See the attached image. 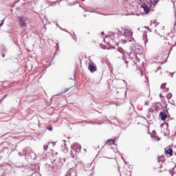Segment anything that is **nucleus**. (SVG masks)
<instances>
[{"mask_svg":"<svg viewBox=\"0 0 176 176\" xmlns=\"http://www.w3.org/2000/svg\"><path fill=\"white\" fill-rule=\"evenodd\" d=\"M72 149L73 151H74L75 152H77L78 153H79V152H80V151H82V146H80V144H79L78 143H74L72 146Z\"/></svg>","mask_w":176,"mask_h":176,"instance_id":"obj_1","label":"nucleus"},{"mask_svg":"<svg viewBox=\"0 0 176 176\" xmlns=\"http://www.w3.org/2000/svg\"><path fill=\"white\" fill-rule=\"evenodd\" d=\"M18 21L20 27H27V23H25V20L23 16H18Z\"/></svg>","mask_w":176,"mask_h":176,"instance_id":"obj_2","label":"nucleus"},{"mask_svg":"<svg viewBox=\"0 0 176 176\" xmlns=\"http://www.w3.org/2000/svg\"><path fill=\"white\" fill-rule=\"evenodd\" d=\"M88 69L90 71V72H93L94 71H97V68L94 65V63H89Z\"/></svg>","mask_w":176,"mask_h":176,"instance_id":"obj_3","label":"nucleus"},{"mask_svg":"<svg viewBox=\"0 0 176 176\" xmlns=\"http://www.w3.org/2000/svg\"><path fill=\"white\" fill-rule=\"evenodd\" d=\"M124 36H133V32H131V30L130 29H126L124 30Z\"/></svg>","mask_w":176,"mask_h":176,"instance_id":"obj_4","label":"nucleus"},{"mask_svg":"<svg viewBox=\"0 0 176 176\" xmlns=\"http://www.w3.org/2000/svg\"><path fill=\"white\" fill-rule=\"evenodd\" d=\"M115 142H116V141L113 139H110L108 140L106 143L105 145H107L109 146H111V145H115Z\"/></svg>","mask_w":176,"mask_h":176,"instance_id":"obj_5","label":"nucleus"},{"mask_svg":"<svg viewBox=\"0 0 176 176\" xmlns=\"http://www.w3.org/2000/svg\"><path fill=\"white\" fill-rule=\"evenodd\" d=\"M160 117L161 118V120H166V119H167V114L164 112H160Z\"/></svg>","mask_w":176,"mask_h":176,"instance_id":"obj_6","label":"nucleus"},{"mask_svg":"<svg viewBox=\"0 0 176 176\" xmlns=\"http://www.w3.org/2000/svg\"><path fill=\"white\" fill-rule=\"evenodd\" d=\"M142 8L145 12V13H149V12H151V9H149V7H148V6L146 5H143Z\"/></svg>","mask_w":176,"mask_h":176,"instance_id":"obj_7","label":"nucleus"},{"mask_svg":"<svg viewBox=\"0 0 176 176\" xmlns=\"http://www.w3.org/2000/svg\"><path fill=\"white\" fill-rule=\"evenodd\" d=\"M165 153H166V155H168L170 157L173 156V149L171 148H169L167 151H165Z\"/></svg>","mask_w":176,"mask_h":176,"instance_id":"obj_8","label":"nucleus"},{"mask_svg":"<svg viewBox=\"0 0 176 176\" xmlns=\"http://www.w3.org/2000/svg\"><path fill=\"white\" fill-rule=\"evenodd\" d=\"M161 89L164 90V91H168V88L166 87V83L161 85Z\"/></svg>","mask_w":176,"mask_h":176,"instance_id":"obj_9","label":"nucleus"},{"mask_svg":"<svg viewBox=\"0 0 176 176\" xmlns=\"http://www.w3.org/2000/svg\"><path fill=\"white\" fill-rule=\"evenodd\" d=\"M166 159L164 158V156H161L158 158V162L160 163V162H164Z\"/></svg>","mask_w":176,"mask_h":176,"instance_id":"obj_10","label":"nucleus"},{"mask_svg":"<svg viewBox=\"0 0 176 176\" xmlns=\"http://www.w3.org/2000/svg\"><path fill=\"white\" fill-rule=\"evenodd\" d=\"M172 97H173V94H171V93H168V94H167V96H166V98H167L168 100H170V98H172Z\"/></svg>","mask_w":176,"mask_h":176,"instance_id":"obj_11","label":"nucleus"},{"mask_svg":"<svg viewBox=\"0 0 176 176\" xmlns=\"http://www.w3.org/2000/svg\"><path fill=\"white\" fill-rule=\"evenodd\" d=\"M43 149H44V151H47V149H49V146L48 145H44L43 146Z\"/></svg>","mask_w":176,"mask_h":176,"instance_id":"obj_12","label":"nucleus"},{"mask_svg":"<svg viewBox=\"0 0 176 176\" xmlns=\"http://www.w3.org/2000/svg\"><path fill=\"white\" fill-rule=\"evenodd\" d=\"M69 90V88H67V89H64L62 93L63 94L67 93Z\"/></svg>","mask_w":176,"mask_h":176,"instance_id":"obj_13","label":"nucleus"},{"mask_svg":"<svg viewBox=\"0 0 176 176\" xmlns=\"http://www.w3.org/2000/svg\"><path fill=\"white\" fill-rule=\"evenodd\" d=\"M47 129H48L50 131H52V130H53V126H49L47 127Z\"/></svg>","mask_w":176,"mask_h":176,"instance_id":"obj_14","label":"nucleus"},{"mask_svg":"<svg viewBox=\"0 0 176 176\" xmlns=\"http://www.w3.org/2000/svg\"><path fill=\"white\" fill-rule=\"evenodd\" d=\"M151 3H152L153 5H155V3H157V1H151Z\"/></svg>","mask_w":176,"mask_h":176,"instance_id":"obj_15","label":"nucleus"},{"mask_svg":"<svg viewBox=\"0 0 176 176\" xmlns=\"http://www.w3.org/2000/svg\"><path fill=\"white\" fill-rule=\"evenodd\" d=\"M146 105H148V102H145Z\"/></svg>","mask_w":176,"mask_h":176,"instance_id":"obj_16","label":"nucleus"},{"mask_svg":"<svg viewBox=\"0 0 176 176\" xmlns=\"http://www.w3.org/2000/svg\"><path fill=\"white\" fill-rule=\"evenodd\" d=\"M160 97H162V94H160Z\"/></svg>","mask_w":176,"mask_h":176,"instance_id":"obj_17","label":"nucleus"},{"mask_svg":"<svg viewBox=\"0 0 176 176\" xmlns=\"http://www.w3.org/2000/svg\"><path fill=\"white\" fill-rule=\"evenodd\" d=\"M104 34V32H102V35Z\"/></svg>","mask_w":176,"mask_h":176,"instance_id":"obj_18","label":"nucleus"},{"mask_svg":"<svg viewBox=\"0 0 176 176\" xmlns=\"http://www.w3.org/2000/svg\"><path fill=\"white\" fill-rule=\"evenodd\" d=\"M3 23H1V25H3Z\"/></svg>","mask_w":176,"mask_h":176,"instance_id":"obj_19","label":"nucleus"},{"mask_svg":"<svg viewBox=\"0 0 176 176\" xmlns=\"http://www.w3.org/2000/svg\"><path fill=\"white\" fill-rule=\"evenodd\" d=\"M136 53H140V52H138L136 51Z\"/></svg>","mask_w":176,"mask_h":176,"instance_id":"obj_20","label":"nucleus"}]
</instances>
